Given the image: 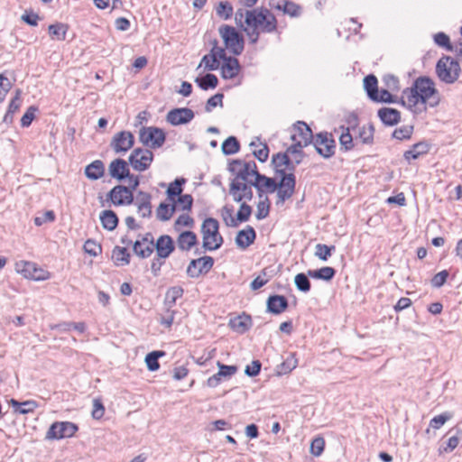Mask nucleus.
<instances>
[{
    "instance_id": "79ce46f5",
    "label": "nucleus",
    "mask_w": 462,
    "mask_h": 462,
    "mask_svg": "<svg viewBox=\"0 0 462 462\" xmlns=\"http://www.w3.org/2000/svg\"><path fill=\"white\" fill-rule=\"evenodd\" d=\"M363 83L364 89L365 90L369 99L376 97V92H378L377 78L374 74H369L364 78Z\"/></svg>"
},
{
    "instance_id": "6ab92c4d",
    "label": "nucleus",
    "mask_w": 462,
    "mask_h": 462,
    "mask_svg": "<svg viewBox=\"0 0 462 462\" xmlns=\"http://www.w3.org/2000/svg\"><path fill=\"white\" fill-rule=\"evenodd\" d=\"M154 250L158 257L167 259L175 250L174 240L169 235H162L155 241Z\"/></svg>"
},
{
    "instance_id": "680f3d73",
    "label": "nucleus",
    "mask_w": 462,
    "mask_h": 462,
    "mask_svg": "<svg viewBox=\"0 0 462 462\" xmlns=\"http://www.w3.org/2000/svg\"><path fill=\"white\" fill-rule=\"evenodd\" d=\"M83 248L85 253L91 256H97L99 254L102 253L101 245L92 239H88L85 242Z\"/></svg>"
},
{
    "instance_id": "e433bc0d",
    "label": "nucleus",
    "mask_w": 462,
    "mask_h": 462,
    "mask_svg": "<svg viewBox=\"0 0 462 462\" xmlns=\"http://www.w3.org/2000/svg\"><path fill=\"white\" fill-rule=\"evenodd\" d=\"M184 290L180 286H172L169 288L165 293L164 305L168 309H171L178 299L183 296Z\"/></svg>"
},
{
    "instance_id": "3c124183",
    "label": "nucleus",
    "mask_w": 462,
    "mask_h": 462,
    "mask_svg": "<svg viewBox=\"0 0 462 462\" xmlns=\"http://www.w3.org/2000/svg\"><path fill=\"white\" fill-rule=\"evenodd\" d=\"M374 127L373 124L364 125L358 130V136L363 143L372 144L374 143Z\"/></svg>"
},
{
    "instance_id": "37998d69",
    "label": "nucleus",
    "mask_w": 462,
    "mask_h": 462,
    "mask_svg": "<svg viewBox=\"0 0 462 462\" xmlns=\"http://www.w3.org/2000/svg\"><path fill=\"white\" fill-rule=\"evenodd\" d=\"M304 147H306V145L295 142L294 143L290 145L283 152L287 153L288 156H290V154H292L293 160L295 161L294 164H300L305 157V152L302 151Z\"/></svg>"
},
{
    "instance_id": "412c9836",
    "label": "nucleus",
    "mask_w": 462,
    "mask_h": 462,
    "mask_svg": "<svg viewBox=\"0 0 462 462\" xmlns=\"http://www.w3.org/2000/svg\"><path fill=\"white\" fill-rule=\"evenodd\" d=\"M256 232L252 226H246L245 228L239 230L236 236L235 243L240 249H246L254 243Z\"/></svg>"
},
{
    "instance_id": "c85d7f7f",
    "label": "nucleus",
    "mask_w": 462,
    "mask_h": 462,
    "mask_svg": "<svg viewBox=\"0 0 462 462\" xmlns=\"http://www.w3.org/2000/svg\"><path fill=\"white\" fill-rule=\"evenodd\" d=\"M197 243V235L189 230L181 232L177 238L178 247L181 251H189Z\"/></svg>"
},
{
    "instance_id": "6e6d98bb",
    "label": "nucleus",
    "mask_w": 462,
    "mask_h": 462,
    "mask_svg": "<svg viewBox=\"0 0 462 462\" xmlns=\"http://www.w3.org/2000/svg\"><path fill=\"white\" fill-rule=\"evenodd\" d=\"M281 11L291 17H299L301 14V7L292 1L285 0Z\"/></svg>"
},
{
    "instance_id": "f8f14e48",
    "label": "nucleus",
    "mask_w": 462,
    "mask_h": 462,
    "mask_svg": "<svg viewBox=\"0 0 462 462\" xmlns=\"http://www.w3.org/2000/svg\"><path fill=\"white\" fill-rule=\"evenodd\" d=\"M328 132H319L312 141L316 152L324 159H329L335 154L336 142L328 138Z\"/></svg>"
},
{
    "instance_id": "0e129e2a",
    "label": "nucleus",
    "mask_w": 462,
    "mask_h": 462,
    "mask_svg": "<svg viewBox=\"0 0 462 462\" xmlns=\"http://www.w3.org/2000/svg\"><path fill=\"white\" fill-rule=\"evenodd\" d=\"M38 111V107L35 106H30L23 116L21 118V125L23 127H29L32 122L35 118V113Z\"/></svg>"
},
{
    "instance_id": "de8ad7c7",
    "label": "nucleus",
    "mask_w": 462,
    "mask_h": 462,
    "mask_svg": "<svg viewBox=\"0 0 462 462\" xmlns=\"http://www.w3.org/2000/svg\"><path fill=\"white\" fill-rule=\"evenodd\" d=\"M239 203L240 206L236 215V226H238L240 223L248 221L253 212L252 207L246 202Z\"/></svg>"
},
{
    "instance_id": "72a5a7b5",
    "label": "nucleus",
    "mask_w": 462,
    "mask_h": 462,
    "mask_svg": "<svg viewBox=\"0 0 462 462\" xmlns=\"http://www.w3.org/2000/svg\"><path fill=\"white\" fill-rule=\"evenodd\" d=\"M131 254L126 247L115 246L112 251V260L116 266H125L130 263Z\"/></svg>"
},
{
    "instance_id": "5701e85b",
    "label": "nucleus",
    "mask_w": 462,
    "mask_h": 462,
    "mask_svg": "<svg viewBox=\"0 0 462 462\" xmlns=\"http://www.w3.org/2000/svg\"><path fill=\"white\" fill-rule=\"evenodd\" d=\"M430 143L427 141H420L413 145L411 148L404 152L403 158L404 160L410 163L411 160H417L421 155H425L430 152Z\"/></svg>"
},
{
    "instance_id": "20e7f679",
    "label": "nucleus",
    "mask_w": 462,
    "mask_h": 462,
    "mask_svg": "<svg viewBox=\"0 0 462 462\" xmlns=\"http://www.w3.org/2000/svg\"><path fill=\"white\" fill-rule=\"evenodd\" d=\"M460 72L458 61L450 56L443 55L436 64V74L439 80L446 84L455 83Z\"/></svg>"
},
{
    "instance_id": "a211bd4d",
    "label": "nucleus",
    "mask_w": 462,
    "mask_h": 462,
    "mask_svg": "<svg viewBox=\"0 0 462 462\" xmlns=\"http://www.w3.org/2000/svg\"><path fill=\"white\" fill-rule=\"evenodd\" d=\"M129 160L125 161L122 158L113 160L108 166L109 176L119 182L126 180L129 177Z\"/></svg>"
},
{
    "instance_id": "69168bd1",
    "label": "nucleus",
    "mask_w": 462,
    "mask_h": 462,
    "mask_svg": "<svg viewBox=\"0 0 462 462\" xmlns=\"http://www.w3.org/2000/svg\"><path fill=\"white\" fill-rule=\"evenodd\" d=\"M324 448V439L322 437H317L311 441L310 451L313 456L319 457L322 454Z\"/></svg>"
},
{
    "instance_id": "9b49d317",
    "label": "nucleus",
    "mask_w": 462,
    "mask_h": 462,
    "mask_svg": "<svg viewBox=\"0 0 462 462\" xmlns=\"http://www.w3.org/2000/svg\"><path fill=\"white\" fill-rule=\"evenodd\" d=\"M15 270L24 278L33 281H45L49 279L50 273L37 266L35 263L20 261L15 263Z\"/></svg>"
},
{
    "instance_id": "393cba45",
    "label": "nucleus",
    "mask_w": 462,
    "mask_h": 462,
    "mask_svg": "<svg viewBox=\"0 0 462 462\" xmlns=\"http://www.w3.org/2000/svg\"><path fill=\"white\" fill-rule=\"evenodd\" d=\"M229 327L239 334L247 332L252 327V318L246 313H243L229 320Z\"/></svg>"
},
{
    "instance_id": "c756f323",
    "label": "nucleus",
    "mask_w": 462,
    "mask_h": 462,
    "mask_svg": "<svg viewBox=\"0 0 462 462\" xmlns=\"http://www.w3.org/2000/svg\"><path fill=\"white\" fill-rule=\"evenodd\" d=\"M99 219L102 227L108 231L115 230L119 223V218L115 211L112 209H106L100 213Z\"/></svg>"
},
{
    "instance_id": "7c9ffc66",
    "label": "nucleus",
    "mask_w": 462,
    "mask_h": 462,
    "mask_svg": "<svg viewBox=\"0 0 462 462\" xmlns=\"http://www.w3.org/2000/svg\"><path fill=\"white\" fill-rule=\"evenodd\" d=\"M296 187V180L287 181L284 183H280L279 188L277 189V201L276 204H282L287 199H291L294 192Z\"/></svg>"
},
{
    "instance_id": "2eb2a0df",
    "label": "nucleus",
    "mask_w": 462,
    "mask_h": 462,
    "mask_svg": "<svg viewBox=\"0 0 462 462\" xmlns=\"http://www.w3.org/2000/svg\"><path fill=\"white\" fill-rule=\"evenodd\" d=\"M214 265V258L208 255L192 259L187 268V275L189 278H198L201 274L208 273Z\"/></svg>"
},
{
    "instance_id": "ea45409f",
    "label": "nucleus",
    "mask_w": 462,
    "mask_h": 462,
    "mask_svg": "<svg viewBox=\"0 0 462 462\" xmlns=\"http://www.w3.org/2000/svg\"><path fill=\"white\" fill-rule=\"evenodd\" d=\"M165 356V352L162 350H154L148 353L144 358L147 369L150 372H155L160 368L159 358Z\"/></svg>"
},
{
    "instance_id": "774afa93",
    "label": "nucleus",
    "mask_w": 462,
    "mask_h": 462,
    "mask_svg": "<svg viewBox=\"0 0 462 462\" xmlns=\"http://www.w3.org/2000/svg\"><path fill=\"white\" fill-rule=\"evenodd\" d=\"M448 275L449 273L448 270H442L436 273L430 281L431 286L433 288L442 287L446 283Z\"/></svg>"
},
{
    "instance_id": "13d9d810",
    "label": "nucleus",
    "mask_w": 462,
    "mask_h": 462,
    "mask_svg": "<svg viewBox=\"0 0 462 462\" xmlns=\"http://www.w3.org/2000/svg\"><path fill=\"white\" fill-rule=\"evenodd\" d=\"M233 207L227 205L224 206L221 209V217L226 226L236 227V217L233 216Z\"/></svg>"
},
{
    "instance_id": "0eeeda50",
    "label": "nucleus",
    "mask_w": 462,
    "mask_h": 462,
    "mask_svg": "<svg viewBox=\"0 0 462 462\" xmlns=\"http://www.w3.org/2000/svg\"><path fill=\"white\" fill-rule=\"evenodd\" d=\"M228 171L237 179L247 180L249 176H254L258 180V176L263 175L258 171L255 162H245L241 159L231 160L227 166Z\"/></svg>"
},
{
    "instance_id": "4d7b16f0",
    "label": "nucleus",
    "mask_w": 462,
    "mask_h": 462,
    "mask_svg": "<svg viewBox=\"0 0 462 462\" xmlns=\"http://www.w3.org/2000/svg\"><path fill=\"white\" fill-rule=\"evenodd\" d=\"M258 182L263 185V189H266V192L273 193L279 188V181L276 182L275 179L268 177L264 174L258 176Z\"/></svg>"
},
{
    "instance_id": "423d86ee",
    "label": "nucleus",
    "mask_w": 462,
    "mask_h": 462,
    "mask_svg": "<svg viewBox=\"0 0 462 462\" xmlns=\"http://www.w3.org/2000/svg\"><path fill=\"white\" fill-rule=\"evenodd\" d=\"M139 141L146 149H158L164 144L166 133L157 126H143L139 132Z\"/></svg>"
},
{
    "instance_id": "58836bf2",
    "label": "nucleus",
    "mask_w": 462,
    "mask_h": 462,
    "mask_svg": "<svg viewBox=\"0 0 462 462\" xmlns=\"http://www.w3.org/2000/svg\"><path fill=\"white\" fill-rule=\"evenodd\" d=\"M69 30V25L62 23H56L48 27L49 34L53 40L64 41L66 33Z\"/></svg>"
},
{
    "instance_id": "dca6fc26",
    "label": "nucleus",
    "mask_w": 462,
    "mask_h": 462,
    "mask_svg": "<svg viewBox=\"0 0 462 462\" xmlns=\"http://www.w3.org/2000/svg\"><path fill=\"white\" fill-rule=\"evenodd\" d=\"M134 144V136L130 131L116 133L110 143V146L116 153H125Z\"/></svg>"
},
{
    "instance_id": "bf43d9fd",
    "label": "nucleus",
    "mask_w": 462,
    "mask_h": 462,
    "mask_svg": "<svg viewBox=\"0 0 462 462\" xmlns=\"http://www.w3.org/2000/svg\"><path fill=\"white\" fill-rule=\"evenodd\" d=\"M452 413L449 411H445L439 415L433 417L430 421V427L434 430L440 429L448 420L452 418Z\"/></svg>"
},
{
    "instance_id": "5fc2aeb1",
    "label": "nucleus",
    "mask_w": 462,
    "mask_h": 462,
    "mask_svg": "<svg viewBox=\"0 0 462 462\" xmlns=\"http://www.w3.org/2000/svg\"><path fill=\"white\" fill-rule=\"evenodd\" d=\"M271 208V202L267 196H264L263 200L257 203V212L255 217L258 220H262L268 217Z\"/></svg>"
},
{
    "instance_id": "4c0bfd02",
    "label": "nucleus",
    "mask_w": 462,
    "mask_h": 462,
    "mask_svg": "<svg viewBox=\"0 0 462 462\" xmlns=\"http://www.w3.org/2000/svg\"><path fill=\"white\" fill-rule=\"evenodd\" d=\"M240 143L236 136H228L221 144V151L224 155H233L240 151Z\"/></svg>"
},
{
    "instance_id": "09e8293b",
    "label": "nucleus",
    "mask_w": 462,
    "mask_h": 462,
    "mask_svg": "<svg viewBox=\"0 0 462 462\" xmlns=\"http://www.w3.org/2000/svg\"><path fill=\"white\" fill-rule=\"evenodd\" d=\"M335 245L317 244L315 246V256H317L319 260L326 262L331 256L332 253L335 252Z\"/></svg>"
},
{
    "instance_id": "39448f33",
    "label": "nucleus",
    "mask_w": 462,
    "mask_h": 462,
    "mask_svg": "<svg viewBox=\"0 0 462 462\" xmlns=\"http://www.w3.org/2000/svg\"><path fill=\"white\" fill-rule=\"evenodd\" d=\"M218 32L226 50L235 56L242 54L245 49V38L239 31L231 25L223 24L218 28Z\"/></svg>"
},
{
    "instance_id": "c03bdc74",
    "label": "nucleus",
    "mask_w": 462,
    "mask_h": 462,
    "mask_svg": "<svg viewBox=\"0 0 462 462\" xmlns=\"http://www.w3.org/2000/svg\"><path fill=\"white\" fill-rule=\"evenodd\" d=\"M308 273H300L294 277V284L298 291L307 293L310 291L311 283L309 279Z\"/></svg>"
},
{
    "instance_id": "2f4dec72",
    "label": "nucleus",
    "mask_w": 462,
    "mask_h": 462,
    "mask_svg": "<svg viewBox=\"0 0 462 462\" xmlns=\"http://www.w3.org/2000/svg\"><path fill=\"white\" fill-rule=\"evenodd\" d=\"M9 404L14 409V412L23 415L32 412L38 407V403L33 400L19 402L12 398L9 401Z\"/></svg>"
},
{
    "instance_id": "f03ea898",
    "label": "nucleus",
    "mask_w": 462,
    "mask_h": 462,
    "mask_svg": "<svg viewBox=\"0 0 462 462\" xmlns=\"http://www.w3.org/2000/svg\"><path fill=\"white\" fill-rule=\"evenodd\" d=\"M245 23L247 27H260L263 32H273L277 29V20L272 12L263 6L245 11Z\"/></svg>"
},
{
    "instance_id": "8fccbe9b",
    "label": "nucleus",
    "mask_w": 462,
    "mask_h": 462,
    "mask_svg": "<svg viewBox=\"0 0 462 462\" xmlns=\"http://www.w3.org/2000/svg\"><path fill=\"white\" fill-rule=\"evenodd\" d=\"M375 96L371 100L376 103L395 104L397 102V97L391 94L388 88L378 90Z\"/></svg>"
},
{
    "instance_id": "bb28decb",
    "label": "nucleus",
    "mask_w": 462,
    "mask_h": 462,
    "mask_svg": "<svg viewBox=\"0 0 462 462\" xmlns=\"http://www.w3.org/2000/svg\"><path fill=\"white\" fill-rule=\"evenodd\" d=\"M293 129L296 132V134L300 137V140L297 141L298 143H300L301 144L306 146L312 143V141L314 139L312 130L310 127V125H307L304 121H297L293 125Z\"/></svg>"
},
{
    "instance_id": "1a4fd4ad",
    "label": "nucleus",
    "mask_w": 462,
    "mask_h": 462,
    "mask_svg": "<svg viewBox=\"0 0 462 462\" xmlns=\"http://www.w3.org/2000/svg\"><path fill=\"white\" fill-rule=\"evenodd\" d=\"M153 157V152L150 149L136 147L131 152L128 160L134 171L142 172L150 168Z\"/></svg>"
},
{
    "instance_id": "a18cd8bd",
    "label": "nucleus",
    "mask_w": 462,
    "mask_h": 462,
    "mask_svg": "<svg viewBox=\"0 0 462 462\" xmlns=\"http://www.w3.org/2000/svg\"><path fill=\"white\" fill-rule=\"evenodd\" d=\"M22 101H18L17 97H13L9 102L6 113L3 118V122L6 125H11L14 121V115L19 111Z\"/></svg>"
},
{
    "instance_id": "cd10ccee",
    "label": "nucleus",
    "mask_w": 462,
    "mask_h": 462,
    "mask_svg": "<svg viewBox=\"0 0 462 462\" xmlns=\"http://www.w3.org/2000/svg\"><path fill=\"white\" fill-rule=\"evenodd\" d=\"M85 176L90 180H97L105 174V164L101 160H95L84 169Z\"/></svg>"
},
{
    "instance_id": "49530a36",
    "label": "nucleus",
    "mask_w": 462,
    "mask_h": 462,
    "mask_svg": "<svg viewBox=\"0 0 462 462\" xmlns=\"http://www.w3.org/2000/svg\"><path fill=\"white\" fill-rule=\"evenodd\" d=\"M340 128L342 129V133L339 136L340 149L346 152L350 151L354 148V142L349 127L341 126Z\"/></svg>"
},
{
    "instance_id": "603ef678",
    "label": "nucleus",
    "mask_w": 462,
    "mask_h": 462,
    "mask_svg": "<svg viewBox=\"0 0 462 462\" xmlns=\"http://www.w3.org/2000/svg\"><path fill=\"white\" fill-rule=\"evenodd\" d=\"M233 6L228 1H221L216 7L217 14L224 20H228L233 15Z\"/></svg>"
},
{
    "instance_id": "6e6552de",
    "label": "nucleus",
    "mask_w": 462,
    "mask_h": 462,
    "mask_svg": "<svg viewBox=\"0 0 462 462\" xmlns=\"http://www.w3.org/2000/svg\"><path fill=\"white\" fill-rule=\"evenodd\" d=\"M253 180H242L235 177L229 184V195L236 203L251 201L254 198Z\"/></svg>"
},
{
    "instance_id": "473e14b6",
    "label": "nucleus",
    "mask_w": 462,
    "mask_h": 462,
    "mask_svg": "<svg viewBox=\"0 0 462 462\" xmlns=\"http://www.w3.org/2000/svg\"><path fill=\"white\" fill-rule=\"evenodd\" d=\"M337 271L331 266H324L316 270H308V275L312 279L330 282L334 279Z\"/></svg>"
},
{
    "instance_id": "a19ab883",
    "label": "nucleus",
    "mask_w": 462,
    "mask_h": 462,
    "mask_svg": "<svg viewBox=\"0 0 462 462\" xmlns=\"http://www.w3.org/2000/svg\"><path fill=\"white\" fill-rule=\"evenodd\" d=\"M176 211V204L171 205L165 202L160 203L156 210V217L161 221H168Z\"/></svg>"
},
{
    "instance_id": "ddd939ff",
    "label": "nucleus",
    "mask_w": 462,
    "mask_h": 462,
    "mask_svg": "<svg viewBox=\"0 0 462 462\" xmlns=\"http://www.w3.org/2000/svg\"><path fill=\"white\" fill-rule=\"evenodd\" d=\"M134 200V194L128 191L126 186L121 184L113 187L106 194V201L111 202L116 207L131 205Z\"/></svg>"
},
{
    "instance_id": "f3484780",
    "label": "nucleus",
    "mask_w": 462,
    "mask_h": 462,
    "mask_svg": "<svg viewBox=\"0 0 462 462\" xmlns=\"http://www.w3.org/2000/svg\"><path fill=\"white\" fill-rule=\"evenodd\" d=\"M195 116L192 109L188 107H177L170 110L166 120L171 125H180L189 123Z\"/></svg>"
},
{
    "instance_id": "a878e982",
    "label": "nucleus",
    "mask_w": 462,
    "mask_h": 462,
    "mask_svg": "<svg viewBox=\"0 0 462 462\" xmlns=\"http://www.w3.org/2000/svg\"><path fill=\"white\" fill-rule=\"evenodd\" d=\"M294 163L295 161L293 159H291L290 156H288L287 153H284L283 152H279L277 153L273 154L271 160L272 167H285V170H288L290 172L292 173H294L296 167L299 165Z\"/></svg>"
},
{
    "instance_id": "7ed1b4c3",
    "label": "nucleus",
    "mask_w": 462,
    "mask_h": 462,
    "mask_svg": "<svg viewBox=\"0 0 462 462\" xmlns=\"http://www.w3.org/2000/svg\"><path fill=\"white\" fill-rule=\"evenodd\" d=\"M202 247L205 251H216L219 249L224 238L219 233V223L214 217H207L201 226Z\"/></svg>"
},
{
    "instance_id": "b1692460",
    "label": "nucleus",
    "mask_w": 462,
    "mask_h": 462,
    "mask_svg": "<svg viewBox=\"0 0 462 462\" xmlns=\"http://www.w3.org/2000/svg\"><path fill=\"white\" fill-rule=\"evenodd\" d=\"M381 122L387 126L396 125L401 121V113L396 108L382 107L377 111Z\"/></svg>"
},
{
    "instance_id": "aec40b11",
    "label": "nucleus",
    "mask_w": 462,
    "mask_h": 462,
    "mask_svg": "<svg viewBox=\"0 0 462 462\" xmlns=\"http://www.w3.org/2000/svg\"><path fill=\"white\" fill-rule=\"evenodd\" d=\"M288 307V299L283 295L272 294L266 300V311L273 315L282 314Z\"/></svg>"
},
{
    "instance_id": "052dcab7",
    "label": "nucleus",
    "mask_w": 462,
    "mask_h": 462,
    "mask_svg": "<svg viewBox=\"0 0 462 462\" xmlns=\"http://www.w3.org/2000/svg\"><path fill=\"white\" fill-rule=\"evenodd\" d=\"M434 42L448 51H453V46L450 42L449 36L445 32H439L434 35Z\"/></svg>"
},
{
    "instance_id": "4468645a",
    "label": "nucleus",
    "mask_w": 462,
    "mask_h": 462,
    "mask_svg": "<svg viewBox=\"0 0 462 462\" xmlns=\"http://www.w3.org/2000/svg\"><path fill=\"white\" fill-rule=\"evenodd\" d=\"M133 244L134 254L141 259H146L152 255L154 251V239L152 233L148 232L143 236L139 235Z\"/></svg>"
},
{
    "instance_id": "f704fd0d",
    "label": "nucleus",
    "mask_w": 462,
    "mask_h": 462,
    "mask_svg": "<svg viewBox=\"0 0 462 462\" xmlns=\"http://www.w3.org/2000/svg\"><path fill=\"white\" fill-rule=\"evenodd\" d=\"M185 179L176 178L172 182L169 184V187L166 190L168 200L176 204V198L182 194L183 185L185 184Z\"/></svg>"
},
{
    "instance_id": "f257e3e1",
    "label": "nucleus",
    "mask_w": 462,
    "mask_h": 462,
    "mask_svg": "<svg viewBox=\"0 0 462 462\" xmlns=\"http://www.w3.org/2000/svg\"><path fill=\"white\" fill-rule=\"evenodd\" d=\"M403 95L407 98L408 109L416 114L425 112L427 104L435 107L439 103V91L428 76L417 78L411 87L403 89Z\"/></svg>"
},
{
    "instance_id": "9d476101",
    "label": "nucleus",
    "mask_w": 462,
    "mask_h": 462,
    "mask_svg": "<svg viewBox=\"0 0 462 462\" xmlns=\"http://www.w3.org/2000/svg\"><path fill=\"white\" fill-rule=\"evenodd\" d=\"M79 430L76 423L70 421H55L53 422L46 435L45 439H61L72 437Z\"/></svg>"
},
{
    "instance_id": "e2e57ef3",
    "label": "nucleus",
    "mask_w": 462,
    "mask_h": 462,
    "mask_svg": "<svg viewBox=\"0 0 462 462\" xmlns=\"http://www.w3.org/2000/svg\"><path fill=\"white\" fill-rule=\"evenodd\" d=\"M223 98L224 94L223 93H217L214 96L210 97L205 106V111L207 113H209L212 111L213 108L219 106L220 107L223 106Z\"/></svg>"
},
{
    "instance_id": "c9c22d12",
    "label": "nucleus",
    "mask_w": 462,
    "mask_h": 462,
    "mask_svg": "<svg viewBox=\"0 0 462 462\" xmlns=\"http://www.w3.org/2000/svg\"><path fill=\"white\" fill-rule=\"evenodd\" d=\"M195 83L202 90L214 89L218 85V79L215 74L207 73L203 77H197Z\"/></svg>"
},
{
    "instance_id": "864d4df0",
    "label": "nucleus",
    "mask_w": 462,
    "mask_h": 462,
    "mask_svg": "<svg viewBox=\"0 0 462 462\" xmlns=\"http://www.w3.org/2000/svg\"><path fill=\"white\" fill-rule=\"evenodd\" d=\"M413 129V125H402L394 129L392 137L399 141L409 140L412 135Z\"/></svg>"
},
{
    "instance_id": "338daca9",
    "label": "nucleus",
    "mask_w": 462,
    "mask_h": 462,
    "mask_svg": "<svg viewBox=\"0 0 462 462\" xmlns=\"http://www.w3.org/2000/svg\"><path fill=\"white\" fill-rule=\"evenodd\" d=\"M13 84L11 81L5 76V74H0V103L4 102L7 93L12 89Z\"/></svg>"
},
{
    "instance_id": "4be33fe9",
    "label": "nucleus",
    "mask_w": 462,
    "mask_h": 462,
    "mask_svg": "<svg viewBox=\"0 0 462 462\" xmlns=\"http://www.w3.org/2000/svg\"><path fill=\"white\" fill-rule=\"evenodd\" d=\"M241 70L239 60L233 56H229L223 60L221 66V77L224 79L236 78Z\"/></svg>"
}]
</instances>
